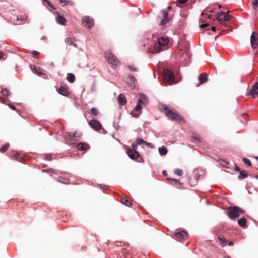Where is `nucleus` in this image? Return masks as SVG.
I'll list each match as a JSON object with an SVG mask.
<instances>
[{
    "instance_id": "1",
    "label": "nucleus",
    "mask_w": 258,
    "mask_h": 258,
    "mask_svg": "<svg viewBox=\"0 0 258 258\" xmlns=\"http://www.w3.org/2000/svg\"><path fill=\"white\" fill-rule=\"evenodd\" d=\"M160 109L163 111L166 115L170 119L176 121H183L185 122L184 119L174 109H170L165 104H161L160 106Z\"/></svg>"
},
{
    "instance_id": "2",
    "label": "nucleus",
    "mask_w": 258,
    "mask_h": 258,
    "mask_svg": "<svg viewBox=\"0 0 258 258\" xmlns=\"http://www.w3.org/2000/svg\"><path fill=\"white\" fill-rule=\"evenodd\" d=\"M168 43V38L160 37L158 39L157 41L155 42L154 48L149 50V52L152 53L160 52L167 49Z\"/></svg>"
},
{
    "instance_id": "3",
    "label": "nucleus",
    "mask_w": 258,
    "mask_h": 258,
    "mask_svg": "<svg viewBox=\"0 0 258 258\" xmlns=\"http://www.w3.org/2000/svg\"><path fill=\"white\" fill-rule=\"evenodd\" d=\"M244 211L240 208L236 206H231L228 208L227 215L231 219H235L239 216L240 214H243Z\"/></svg>"
},
{
    "instance_id": "4",
    "label": "nucleus",
    "mask_w": 258,
    "mask_h": 258,
    "mask_svg": "<svg viewBox=\"0 0 258 258\" xmlns=\"http://www.w3.org/2000/svg\"><path fill=\"white\" fill-rule=\"evenodd\" d=\"M104 55L111 67H117L120 65L118 59L110 50L106 51Z\"/></svg>"
},
{
    "instance_id": "5",
    "label": "nucleus",
    "mask_w": 258,
    "mask_h": 258,
    "mask_svg": "<svg viewBox=\"0 0 258 258\" xmlns=\"http://www.w3.org/2000/svg\"><path fill=\"white\" fill-rule=\"evenodd\" d=\"M189 46L186 44L184 48H180L178 52L180 55V61L181 63H184L187 62L189 59Z\"/></svg>"
},
{
    "instance_id": "6",
    "label": "nucleus",
    "mask_w": 258,
    "mask_h": 258,
    "mask_svg": "<svg viewBox=\"0 0 258 258\" xmlns=\"http://www.w3.org/2000/svg\"><path fill=\"white\" fill-rule=\"evenodd\" d=\"M163 76L165 81L169 84L174 82V75L173 73L169 69H166L163 71Z\"/></svg>"
},
{
    "instance_id": "7",
    "label": "nucleus",
    "mask_w": 258,
    "mask_h": 258,
    "mask_svg": "<svg viewBox=\"0 0 258 258\" xmlns=\"http://www.w3.org/2000/svg\"><path fill=\"white\" fill-rule=\"evenodd\" d=\"M128 156L133 160H136L140 162L142 158L140 157V154L136 150L132 149H127L126 151Z\"/></svg>"
},
{
    "instance_id": "8",
    "label": "nucleus",
    "mask_w": 258,
    "mask_h": 258,
    "mask_svg": "<svg viewBox=\"0 0 258 258\" xmlns=\"http://www.w3.org/2000/svg\"><path fill=\"white\" fill-rule=\"evenodd\" d=\"M161 13L163 19L160 23V25L164 26L169 22L170 20L172 19V16L169 15L168 12L165 10H163Z\"/></svg>"
},
{
    "instance_id": "9",
    "label": "nucleus",
    "mask_w": 258,
    "mask_h": 258,
    "mask_svg": "<svg viewBox=\"0 0 258 258\" xmlns=\"http://www.w3.org/2000/svg\"><path fill=\"white\" fill-rule=\"evenodd\" d=\"M216 19L221 24H225V22L228 21L230 19V16L227 13L220 12L216 16Z\"/></svg>"
},
{
    "instance_id": "10",
    "label": "nucleus",
    "mask_w": 258,
    "mask_h": 258,
    "mask_svg": "<svg viewBox=\"0 0 258 258\" xmlns=\"http://www.w3.org/2000/svg\"><path fill=\"white\" fill-rule=\"evenodd\" d=\"M82 22L85 27L88 29H91L94 25V21L92 18L88 16H84L82 18Z\"/></svg>"
},
{
    "instance_id": "11",
    "label": "nucleus",
    "mask_w": 258,
    "mask_h": 258,
    "mask_svg": "<svg viewBox=\"0 0 258 258\" xmlns=\"http://www.w3.org/2000/svg\"><path fill=\"white\" fill-rule=\"evenodd\" d=\"M250 44L251 47L255 49L258 45V34L253 32L250 36Z\"/></svg>"
},
{
    "instance_id": "12",
    "label": "nucleus",
    "mask_w": 258,
    "mask_h": 258,
    "mask_svg": "<svg viewBox=\"0 0 258 258\" xmlns=\"http://www.w3.org/2000/svg\"><path fill=\"white\" fill-rule=\"evenodd\" d=\"M247 95H251L253 98H255L256 96L258 97V82L252 86Z\"/></svg>"
},
{
    "instance_id": "13",
    "label": "nucleus",
    "mask_w": 258,
    "mask_h": 258,
    "mask_svg": "<svg viewBox=\"0 0 258 258\" xmlns=\"http://www.w3.org/2000/svg\"><path fill=\"white\" fill-rule=\"evenodd\" d=\"M174 238L175 239L180 240L184 239L186 238L187 234V233L182 231H179L178 230H177V231L175 232L174 233Z\"/></svg>"
},
{
    "instance_id": "14",
    "label": "nucleus",
    "mask_w": 258,
    "mask_h": 258,
    "mask_svg": "<svg viewBox=\"0 0 258 258\" xmlns=\"http://www.w3.org/2000/svg\"><path fill=\"white\" fill-rule=\"evenodd\" d=\"M89 125L95 130L98 131L101 128V123L97 120L92 119L89 122Z\"/></svg>"
},
{
    "instance_id": "15",
    "label": "nucleus",
    "mask_w": 258,
    "mask_h": 258,
    "mask_svg": "<svg viewBox=\"0 0 258 258\" xmlns=\"http://www.w3.org/2000/svg\"><path fill=\"white\" fill-rule=\"evenodd\" d=\"M90 145L86 143H80L77 145V148L80 151H86L90 149Z\"/></svg>"
},
{
    "instance_id": "16",
    "label": "nucleus",
    "mask_w": 258,
    "mask_h": 258,
    "mask_svg": "<svg viewBox=\"0 0 258 258\" xmlns=\"http://www.w3.org/2000/svg\"><path fill=\"white\" fill-rule=\"evenodd\" d=\"M11 156L19 161L22 162L24 160L22 157L21 154L16 151H12L11 152Z\"/></svg>"
},
{
    "instance_id": "17",
    "label": "nucleus",
    "mask_w": 258,
    "mask_h": 258,
    "mask_svg": "<svg viewBox=\"0 0 258 258\" xmlns=\"http://www.w3.org/2000/svg\"><path fill=\"white\" fill-rule=\"evenodd\" d=\"M199 80L200 83L198 85L206 83L208 80V74L206 73L201 74L199 76Z\"/></svg>"
},
{
    "instance_id": "18",
    "label": "nucleus",
    "mask_w": 258,
    "mask_h": 258,
    "mask_svg": "<svg viewBox=\"0 0 258 258\" xmlns=\"http://www.w3.org/2000/svg\"><path fill=\"white\" fill-rule=\"evenodd\" d=\"M118 103L120 105H124L126 103V100L125 96L123 94H120L117 97Z\"/></svg>"
},
{
    "instance_id": "19",
    "label": "nucleus",
    "mask_w": 258,
    "mask_h": 258,
    "mask_svg": "<svg viewBox=\"0 0 258 258\" xmlns=\"http://www.w3.org/2000/svg\"><path fill=\"white\" fill-rule=\"evenodd\" d=\"M121 202L123 205L131 207L132 205V203L130 199L127 197H122L120 199Z\"/></svg>"
},
{
    "instance_id": "20",
    "label": "nucleus",
    "mask_w": 258,
    "mask_h": 258,
    "mask_svg": "<svg viewBox=\"0 0 258 258\" xmlns=\"http://www.w3.org/2000/svg\"><path fill=\"white\" fill-rule=\"evenodd\" d=\"M58 92L64 96H67L69 95V92L68 89L65 86H60V88L58 90Z\"/></svg>"
},
{
    "instance_id": "21",
    "label": "nucleus",
    "mask_w": 258,
    "mask_h": 258,
    "mask_svg": "<svg viewBox=\"0 0 258 258\" xmlns=\"http://www.w3.org/2000/svg\"><path fill=\"white\" fill-rule=\"evenodd\" d=\"M59 2V4L61 5V6L64 7L67 5H70L73 6L74 5V3L72 1H68V0H58Z\"/></svg>"
},
{
    "instance_id": "22",
    "label": "nucleus",
    "mask_w": 258,
    "mask_h": 258,
    "mask_svg": "<svg viewBox=\"0 0 258 258\" xmlns=\"http://www.w3.org/2000/svg\"><path fill=\"white\" fill-rule=\"evenodd\" d=\"M56 20L58 24H61V25H65L66 21H67V20L66 19V18L62 16L61 15H58L56 17Z\"/></svg>"
},
{
    "instance_id": "23",
    "label": "nucleus",
    "mask_w": 258,
    "mask_h": 258,
    "mask_svg": "<svg viewBox=\"0 0 258 258\" xmlns=\"http://www.w3.org/2000/svg\"><path fill=\"white\" fill-rule=\"evenodd\" d=\"M28 19V16L26 15L18 16L17 18V22H16V24L20 25L21 24L20 22H19V21L21 22H24L26 21Z\"/></svg>"
},
{
    "instance_id": "24",
    "label": "nucleus",
    "mask_w": 258,
    "mask_h": 258,
    "mask_svg": "<svg viewBox=\"0 0 258 258\" xmlns=\"http://www.w3.org/2000/svg\"><path fill=\"white\" fill-rule=\"evenodd\" d=\"M136 78L134 76H131L127 78V82L131 87H134L135 86Z\"/></svg>"
},
{
    "instance_id": "25",
    "label": "nucleus",
    "mask_w": 258,
    "mask_h": 258,
    "mask_svg": "<svg viewBox=\"0 0 258 258\" xmlns=\"http://www.w3.org/2000/svg\"><path fill=\"white\" fill-rule=\"evenodd\" d=\"M218 239L219 240L221 241V245L222 247H224L226 245L227 242H228V240H226L224 236H221L220 235H218Z\"/></svg>"
},
{
    "instance_id": "26",
    "label": "nucleus",
    "mask_w": 258,
    "mask_h": 258,
    "mask_svg": "<svg viewBox=\"0 0 258 258\" xmlns=\"http://www.w3.org/2000/svg\"><path fill=\"white\" fill-rule=\"evenodd\" d=\"M246 219L245 218H240V219L238 220V224L240 226L243 228H245V227H246Z\"/></svg>"
},
{
    "instance_id": "27",
    "label": "nucleus",
    "mask_w": 258,
    "mask_h": 258,
    "mask_svg": "<svg viewBox=\"0 0 258 258\" xmlns=\"http://www.w3.org/2000/svg\"><path fill=\"white\" fill-rule=\"evenodd\" d=\"M159 152L162 156L165 155L168 152V150L165 146H162L160 148H159Z\"/></svg>"
},
{
    "instance_id": "28",
    "label": "nucleus",
    "mask_w": 258,
    "mask_h": 258,
    "mask_svg": "<svg viewBox=\"0 0 258 258\" xmlns=\"http://www.w3.org/2000/svg\"><path fill=\"white\" fill-rule=\"evenodd\" d=\"M67 78L68 81L71 83H74L75 81V75L72 73L68 74Z\"/></svg>"
},
{
    "instance_id": "29",
    "label": "nucleus",
    "mask_w": 258,
    "mask_h": 258,
    "mask_svg": "<svg viewBox=\"0 0 258 258\" xmlns=\"http://www.w3.org/2000/svg\"><path fill=\"white\" fill-rule=\"evenodd\" d=\"M140 99L138 100H141V104L145 105L147 103V99L144 94H140Z\"/></svg>"
},
{
    "instance_id": "30",
    "label": "nucleus",
    "mask_w": 258,
    "mask_h": 258,
    "mask_svg": "<svg viewBox=\"0 0 258 258\" xmlns=\"http://www.w3.org/2000/svg\"><path fill=\"white\" fill-rule=\"evenodd\" d=\"M65 42L69 44V45L70 46H74V47H77V45L75 43H74V42L73 41V40H72V38H67L66 39H65Z\"/></svg>"
},
{
    "instance_id": "31",
    "label": "nucleus",
    "mask_w": 258,
    "mask_h": 258,
    "mask_svg": "<svg viewBox=\"0 0 258 258\" xmlns=\"http://www.w3.org/2000/svg\"><path fill=\"white\" fill-rule=\"evenodd\" d=\"M9 144H6L0 148V152L1 153H4L7 151L9 147Z\"/></svg>"
},
{
    "instance_id": "32",
    "label": "nucleus",
    "mask_w": 258,
    "mask_h": 258,
    "mask_svg": "<svg viewBox=\"0 0 258 258\" xmlns=\"http://www.w3.org/2000/svg\"><path fill=\"white\" fill-rule=\"evenodd\" d=\"M91 112L92 115L94 116H97L99 114V111L98 109L95 107H93L91 109Z\"/></svg>"
},
{
    "instance_id": "33",
    "label": "nucleus",
    "mask_w": 258,
    "mask_h": 258,
    "mask_svg": "<svg viewBox=\"0 0 258 258\" xmlns=\"http://www.w3.org/2000/svg\"><path fill=\"white\" fill-rule=\"evenodd\" d=\"M141 100H138L137 104L135 108V111H139L142 108Z\"/></svg>"
},
{
    "instance_id": "34",
    "label": "nucleus",
    "mask_w": 258,
    "mask_h": 258,
    "mask_svg": "<svg viewBox=\"0 0 258 258\" xmlns=\"http://www.w3.org/2000/svg\"><path fill=\"white\" fill-rule=\"evenodd\" d=\"M33 71L34 72L37 74V75L41 76L43 74L42 72L40 71V69L39 68L38 69L36 67L34 66L33 67Z\"/></svg>"
},
{
    "instance_id": "35",
    "label": "nucleus",
    "mask_w": 258,
    "mask_h": 258,
    "mask_svg": "<svg viewBox=\"0 0 258 258\" xmlns=\"http://www.w3.org/2000/svg\"><path fill=\"white\" fill-rule=\"evenodd\" d=\"M57 180L58 181L61 182V183H65V184H68V179H65L64 177H59L57 179Z\"/></svg>"
},
{
    "instance_id": "36",
    "label": "nucleus",
    "mask_w": 258,
    "mask_h": 258,
    "mask_svg": "<svg viewBox=\"0 0 258 258\" xmlns=\"http://www.w3.org/2000/svg\"><path fill=\"white\" fill-rule=\"evenodd\" d=\"M239 173L242 178H246L248 176L247 171L245 170H240Z\"/></svg>"
},
{
    "instance_id": "37",
    "label": "nucleus",
    "mask_w": 258,
    "mask_h": 258,
    "mask_svg": "<svg viewBox=\"0 0 258 258\" xmlns=\"http://www.w3.org/2000/svg\"><path fill=\"white\" fill-rule=\"evenodd\" d=\"M174 173L178 176H182L183 174V171L182 170L179 169H176L174 171Z\"/></svg>"
},
{
    "instance_id": "38",
    "label": "nucleus",
    "mask_w": 258,
    "mask_h": 258,
    "mask_svg": "<svg viewBox=\"0 0 258 258\" xmlns=\"http://www.w3.org/2000/svg\"><path fill=\"white\" fill-rule=\"evenodd\" d=\"M242 161L244 162V163L247 165L248 166H251V162L249 159L245 158H243Z\"/></svg>"
},
{
    "instance_id": "39",
    "label": "nucleus",
    "mask_w": 258,
    "mask_h": 258,
    "mask_svg": "<svg viewBox=\"0 0 258 258\" xmlns=\"http://www.w3.org/2000/svg\"><path fill=\"white\" fill-rule=\"evenodd\" d=\"M136 142L137 144L141 145V144H145V143H146V141L141 138H137L136 139Z\"/></svg>"
},
{
    "instance_id": "40",
    "label": "nucleus",
    "mask_w": 258,
    "mask_h": 258,
    "mask_svg": "<svg viewBox=\"0 0 258 258\" xmlns=\"http://www.w3.org/2000/svg\"><path fill=\"white\" fill-rule=\"evenodd\" d=\"M2 93H3V95L4 96H7L9 95L10 94V92L9 91V90H8L7 89H3L2 90Z\"/></svg>"
},
{
    "instance_id": "41",
    "label": "nucleus",
    "mask_w": 258,
    "mask_h": 258,
    "mask_svg": "<svg viewBox=\"0 0 258 258\" xmlns=\"http://www.w3.org/2000/svg\"><path fill=\"white\" fill-rule=\"evenodd\" d=\"M44 159L50 161L52 160V155L51 154H45Z\"/></svg>"
},
{
    "instance_id": "42",
    "label": "nucleus",
    "mask_w": 258,
    "mask_h": 258,
    "mask_svg": "<svg viewBox=\"0 0 258 258\" xmlns=\"http://www.w3.org/2000/svg\"><path fill=\"white\" fill-rule=\"evenodd\" d=\"M127 68L133 72H137L138 71L137 68H136L133 65L128 66Z\"/></svg>"
},
{
    "instance_id": "43",
    "label": "nucleus",
    "mask_w": 258,
    "mask_h": 258,
    "mask_svg": "<svg viewBox=\"0 0 258 258\" xmlns=\"http://www.w3.org/2000/svg\"><path fill=\"white\" fill-rule=\"evenodd\" d=\"M252 4L253 8L256 9L258 6V0H253Z\"/></svg>"
},
{
    "instance_id": "44",
    "label": "nucleus",
    "mask_w": 258,
    "mask_h": 258,
    "mask_svg": "<svg viewBox=\"0 0 258 258\" xmlns=\"http://www.w3.org/2000/svg\"><path fill=\"white\" fill-rule=\"evenodd\" d=\"M43 172H49V173H54V170L52 169V168H49V169H43L42 170Z\"/></svg>"
},
{
    "instance_id": "45",
    "label": "nucleus",
    "mask_w": 258,
    "mask_h": 258,
    "mask_svg": "<svg viewBox=\"0 0 258 258\" xmlns=\"http://www.w3.org/2000/svg\"><path fill=\"white\" fill-rule=\"evenodd\" d=\"M6 54H5V53H4L2 51H0V59H6Z\"/></svg>"
},
{
    "instance_id": "46",
    "label": "nucleus",
    "mask_w": 258,
    "mask_h": 258,
    "mask_svg": "<svg viewBox=\"0 0 258 258\" xmlns=\"http://www.w3.org/2000/svg\"><path fill=\"white\" fill-rule=\"evenodd\" d=\"M81 136H82V134L81 133H77V132L74 133V138H81Z\"/></svg>"
},
{
    "instance_id": "47",
    "label": "nucleus",
    "mask_w": 258,
    "mask_h": 258,
    "mask_svg": "<svg viewBox=\"0 0 258 258\" xmlns=\"http://www.w3.org/2000/svg\"><path fill=\"white\" fill-rule=\"evenodd\" d=\"M191 138L199 143H200L201 142V140L198 137H196V136H191Z\"/></svg>"
},
{
    "instance_id": "48",
    "label": "nucleus",
    "mask_w": 258,
    "mask_h": 258,
    "mask_svg": "<svg viewBox=\"0 0 258 258\" xmlns=\"http://www.w3.org/2000/svg\"><path fill=\"white\" fill-rule=\"evenodd\" d=\"M39 54V52L37 51H35V50L33 51L32 52V54L33 56H36L38 55Z\"/></svg>"
},
{
    "instance_id": "49",
    "label": "nucleus",
    "mask_w": 258,
    "mask_h": 258,
    "mask_svg": "<svg viewBox=\"0 0 258 258\" xmlns=\"http://www.w3.org/2000/svg\"><path fill=\"white\" fill-rule=\"evenodd\" d=\"M209 24L208 23L203 24L200 25V28H206V27L209 26Z\"/></svg>"
},
{
    "instance_id": "50",
    "label": "nucleus",
    "mask_w": 258,
    "mask_h": 258,
    "mask_svg": "<svg viewBox=\"0 0 258 258\" xmlns=\"http://www.w3.org/2000/svg\"><path fill=\"white\" fill-rule=\"evenodd\" d=\"M145 144L147 146L150 147L151 148H154V146L150 143H148V142H146V143H145Z\"/></svg>"
},
{
    "instance_id": "51",
    "label": "nucleus",
    "mask_w": 258,
    "mask_h": 258,
    "mask_svg": "<svg viewBox=\"0 0 258 258\" xmlns=\"http://www.w3.org/2000/svg\"><path fill=\"white\" fill-rule=\"evenodd\" d=\"M9 106H10V107L13 110H16V107L13 105V104H9Z\"/></svg>"
},
{
    "instance_id": "52",
    "label": "nucleus",
    "mask_w": 258,
    "mask_h": 258,
    "mask_svg": "<svg viewBox=\"0 0 258 258\" xmlns=\"http://www.w3.org/2000/svg\"><path fill=\"white\" fill-rule=\"evenodd\" d=\"M137 143L136 144H133L132 145V147H133V149L136 150V149L137 148Z\"/></svg>"
},
{
    "instance_id": "53",
    "label": "nucleus",
    "mask_w": 258,
    "mask_h": 258,
    "mask_svg": "<svg viewBox=\"0 0 258 258\" xmlns=\"http://www.w3.org/2000/svg\"><path fill=\"white\" fill-rule=\"evenodd\" d=\"M235 168V170H236L237 171H239V172H240V171L241 170L240 168L238 166H237L236 165H235V168Z\"/></svg>"
},
{
    "instance_id": "54",
    "label": "nucleus",
    "mask_w": 258,
    "mask_h": 258,
    "mask_svg": "<svg viewBox=\"0 0 258 258\" xmlns=\"http://www.w3.org/2000/svg\"><path fill=\"white\" fill-rule=\"evenodd\" d=\"M180 4H184L187 2L188 0H178Z\"/></svg>"
},
{
    "instance_id": "55",
    "label": "nucleus",
    "mask_w": 258,
    "mask_h": 258,
    "mask_svg": "<svg viewBox=\"0 0 258 258\" xmlns=\"http://www.w3.org/2000/svg\"><path fill=\"white\" fill-rule=\"evenodd\" d=\"M46 2H47V3L49 7H51V8H53V9H55V8H54L53 7V6H52L50 3V2H48V1H46Z\"/></svg>"
},
{
    "instance_id": "56",
    "label": "nucleus",
    "mask_w": 258,
    "mask_h": 258,
    "mask_svg": "<svg viewBox=\"0 0 258 258\" xmlns=\"http://www.w3.org/2000/svg\"><path fill=\"white\" fill-rule=\"evenodd\" d=\"M69 135L70 138H74V133H69Z\"/></svg>"
},
{
    "instance_id": "57",
    "label": "nucleus",
    "mask_w": 258,
    "mask_h": 258,
    "mask_svg": "<svg viewBox=\"0 0 258 258\" xmlns=\"http://www.w3.org/2000/svg\"><path fill=\"white\" fill-rule=\"evenodd\" d=\"M171 180L173 181L174 182H175V183H179V184H180V183L179 182V180H176L175 179H171Z\"/></svg>"
},
{
    "instance_id": "58",
    "label": "nucleus",
    "mask_w": 258,
    "mask_h": 258,
    "mask_svg": "<svg viewBox=\"0 0 258 258\" xmlns=\"http://www.w3.org/2000/svg\"><path fill=\"white\" fill-rule=\"evenodd\" d=\"M228 245L230 246H232L233 245V242L232 241H230L228 243Z\"/></svg>"
},
{
    "instance_id": "59",
    "label": "nucleus",
    "mask_w": 258,
    "mask_h": 258,
    "mask_svg": "<svg viewBox=\"0 0 258 258\" xmlns=\"http://www.w3.org/2000/svg\"><path fill=\"white\" fill-rule=\"evenodd\" d=\"M163 174L164 175V176H166L167 175V172L166 171H163V172H162Z\"/></svg>"
},
{
    "instance_id": "60",
    "label": "nucleus",
    "mask_w": 258,
    "mask_h": 258,
    "mask_svg": "<svg viewBox=\"0 0 258 258\" xmlns=\"http://www.w3.org/2000/svg\"><path fill=\"white\" fill-rule=\"evenodd\" d=\"M212 30L213 31H215L216 30V27H212Z\"/></svg>"
},
{
    "instance_id": "61",
    "label": "nucleus",
    "mask_w": 258,
    "mask_h": 258,
    "mask_svg": "<svg viewBox=\"0 0 258 258\" xmlns=\"http://www.w3.org/2000/svg\"><path fill=\"white\" fill-rule=\"evenodd\" d=\"M171 8H171V6H168V7H167V9H168V10H170Z\"/></svg>"
},
{
    "instance_id": "62",
    "label": "nucleus",
    "mask_w": 258,
    "mask_h": 258,
    "mask_svg": "<svg viewBox=\"0 0 258 258\" xmlns=\"http://www.w3.org/2000/svg\"><path fill=\"white\" fill-rule=\"evenodd\" d=\"M211 17H212V15H208V18L210 19Z\"/></svg>"
},
{
    "instance_id": "63",
    "label": "nucleus",
    "mask_w": 258,
    "mask_h": 258,
    "mask_svg": "<svg viewBox=\"0 0 258 258\" xmlns=\"http://www.w3.org/2000/svg\"><path fill=\"white\" fill-rule=\"evenodd\" d=\"M255 158L257 160H258V156H256V157H255Z\"/></svg>"
},
{
    "instance_id": "64",
    "label": "nucleus",
    "mask_w": 258,
    "mask_h": 258,
    "mask_svg": "<svg viewBox=\"0 0 258 258\" xmlns=\"http://www.w3.org/2000/svg\"><path fill=\"white\" fill-rule=\"evenodd\" d=\"M201 21H202V22H204V18L201 19Z\"/></svg>"
}]
</instances>
